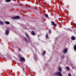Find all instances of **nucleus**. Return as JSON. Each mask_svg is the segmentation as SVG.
I'll list each match as a JSON object with an SVG mask.
<instances>
[{
    "mask_svg": "<svg viewBox=\"0 0 76 76\" xmlns=\"http://www.w3.org/2000/svg\"><path fill=\"white\" fill-rule=\"evenodd\" d=\"M74 50H76V45H75L74 47Z\"/></svg>",
    "mask_w": 76,
    "mask_h": 76,
    "instance_id": "9b49d317",
    "label": "nucleus"
},
{
    "mask_svg": "<svg viewBox=\"0 0 76 76\" xmlns=\"http://www.w3.org/2000/svg\"><path fill=\"white\" fill-rule=\"evenodd\" d=\"M45 51H43L42 53V55H43V56H44V55H45Z\"/></svg>",
    "mask_w": 76,
    "mask_h": 76,
    "instance_id": "ddd939ff",
    "label": "nucleus"
},
{
    "mask_svg": "<svg viewBox=\"0 0 76 76\" xmlns=\"http://www.w3.org/2000/svg\"><path fill=\"white\" fill-rule=\"evenodd\" d=\"M6 35H8L9 34V29H7L6 30Z\"/></svg>",
    "mask_w": 76,
    "mask_h": 76,
    "instance_id": "20e7f679",
    "label": "nucleus"
},
{
    "mask_svg": "<svg viewBox=\"0 0 76 76\" xmlns=\"http://www.w3.org/2000/svg\"><path fill=\"white\" fill-rule=\"evenodd\" d=\"M45 17H46V18H48V14H45Z\"/></svg>",
    "mask_w": 76,
    "mask_h": 76,
    "instance_id": "2eb2a0df",
    "label": "nucleus"
},
{
    "mask_svg": "<svg viewBox=\"0 0 76 76\" xmlns=\"http://www.w3.org/2000/svg\"><path fill=\"white\" fill-rule=\"evenodd\" d=\"M52 25L54 26V27H56V24L53 21L52 22Z\"/></svg>",
    "mask_w": 76,
    "mask_h": 76,
    "instance_id": "f03ea898",
    "label": "nucleus"
},
{
    "mask_svg": "<svg viewBox=\"0 0 76 76\" xmlns=\"http://www.w3.org/2000/svg\"><path fill=\"white\" fill-rule=\"evenodd\" d=\"M20 61H21V62H22V61H24V60H25V58H20Z\"/></svg>",
    "mask_w": 76,
    "mask_h": 76,
    "instance_id": "7ed1b4c3",
    "label": "nucleus"
},
{
    "mask_svg": "<svg viewBox=\"0 0 76 76\" xmlns=\"http://www.w3.org/2000/svg\"><path fill=\"white\" fill-rule=\"evenodd\" d=\"M6 2H10L11 1V0H6Z\"/></svg>",
    "mask_w": 76,
    "mask_h": 76,
    "instance_id": "4468645a",
    "label": "nucleus"
},
{
    "mask_svg": "<svg viewBox=\"0 0 76 76\" xmlns=\"http://www.w3.org/2000/svg\"><path fill=\"white\" fill-rule=\"evenodd\" d=\"M19 51H21V50H20V49L19 48L18 49Z\"/></svg>",
    "mask_w": 76,
    "mask_h": 76,
    "instance_id": "4be33fe9",
    "label": "nucleus"
},
{
    "mask_svg": "<svg viewBox=\"0 0 76 76\" xmlns=\"http://www.w3.org/2000/svg\"><path fill=\"white\" fill-rule=\"evenodd\" d=\"M3 22L0 21V24L3 25Z\"/></svg>",
    "mask_w": 76,
    "mask_h": 76,
    "instance_id": "f8f14e48",
    "label": "nucleus"
},
{
    "mask_svg": "<svg viewBox=\"0 0 76 76\" xmlns=\"http://www.w3.org/2000/svg\"><path fill=\"white\" fill-rule=\"evenodd\" d=\"M51 31L50 30V31H49V34H51Z\"/></svg>",
    "mask_w": 76,
    "mask_h": 76,
    "instance_id": "aec40b11",
    "label": "nucleus"
},
{
    "mask_svg": "<svg viewBox=\"0 0 76 76\" xmlns=\"http://www.w3.org/2000/svg\"><path fill=\"white\" fill-rule=\"evenodd\" d=\"M68 76H72V75H71V74H69L68 75Z\"/></svg>",
    "mask_w": 76,
    "mask_h": 76,
    "instance_id": "412c9836",
    "label": "nucleus"
},
{
    "mask_svg": "<svg viewBox=\"0 0 76 76\" xmlns=\"http://www.w3.org/2000/svg\"><path fill=\"white\" fill-rule=\"evenodd\" d=\"M46 38H48V34H46Z\"/></svg>",
    "mask_w": 76,
    "mask_h": 76,
    "instance_id": "a211bd4d",
    "label": "nucleus"
},
{
    "mask_svg": "<svg viewBox=\"0 0 76 76\" xmlns=\"http://www.w3.org/2000/svg\"><path fill=\"white\" fill-rule=\"evenodd\" d=\"M31 34L32 35H35V33L34 31H32L31 32Z\"/></svg>",
    "mask_w": 76,
    "mask_h": 76,
    "instance_id": "39448f33",
    "label": "nucleus"
},
{
    "mask_svg": "<svg viewBox=\"0 0 76 76\" xmlns=\"http://www.w3.org/2000/svg\"><path fill=\"white\" fill-rule=\"evenodd\" d=\"M59 70L61 72V68L60 67H59Z\"/></svg>",
    "mask_w": 76,
    "mask_h": 76,
    "instance_id": "1a4fd4ad",
    "label": "nucleus"
},
{
    "mask_svg": "<svg viewBox=\"0 0 76 76\" xmlns=\"http://www.w3.org/2000/svg\"><path fill=\"white\" fill-rule=\"evenodd\" d=\"M12 18L14 19H20V17L18 16H17L15 17H12Z\"/></svg>",
    "mask_w": 76,
    "mask_h": 76,
    "instance_id": "f257e3e1",
    "label": "nucleus"
},
{
    "mask_svg": "<svg viewBox=\"0 0 76 76\" xmlns=\"http://www.w3.org/2000/svg\"><path fill=\"white\" fill-rule=\"evenodd\" d=\"M25 39L26 41V42H28L27 40V39H26V38H25Z\"/></svg>",
    "mask_w": 76,
    "mask_h": 76,
    "instance_id": "f3484780",
    "label": "nucleus"
},
{
    "mask_svg": "<svg viewBox=\"0 0 76 76\" xmlns=\"http://www.w3.org/2000/svg\"><path fill=\"white\" fill-rule=\"evenodd\" d=\"M62 58H64V56H63L62 57Z\"/></svg>",
    "mask_w": 76,
    "mask_h": 76,
    "instance_id": "6ab92c4d",
    "label": "nucleus"
},
{
    "mask_svg": "<svg viewBox=\"0 0 76 76\" xmlns=\"http://www.w3.org/2000/svg\"><path fill=\"white\" fill-rule=\"evenodd\" d=\"M26 35L27 36V37H28L29 38V35L27 34V33H26Z\"/></svg>",
    "mask_w": 76,
    "mask_h": 76,
    "instance_id": "dca6fc26",
    "label": "nucleus"
},
{
    "mask_svg": "<svg viewBox=\"0 0 76 76\" xmlns=\"http://www.w3.org/2000/svg\"><path fill=\"white\" fill-rule=\"evenodd\" d=\"M65 68L66 69V70H69L70 68H69V67L68 66H66L65 67Z\"/></svg>",
    "mask_w": 76,
    "mask_h": 76,
    "instance_id": "6e6552de",
    "label": "nucleus"
},
{
    "mask_svg": "<svg viewBox=\"0 0 76 76\" xmlns=\"http://www.w3.org/2000/svg\"><path fill=\"white\" fill-rule=\"evenodd\" d=\"M75 37L74 36H72L71 37V39L72 40H74L75 39Z\"/></svg>",
    "mask_w": 76,
    "mask_h": 76,
    "instance_id": "0eeeda50",
    "label": "nucleus"
},
{
    "mask_svg": "<svg viewBox=\"0 0 76 76\" xmlns=\"http://www.w3.org/2000/svg\"><path fill=\"white\" fill-rule=\"evenodd\" d=\"M67 49H64L63 50V53H66L67 52Z\"/></svg>",
    "mask_w": 76,
    "mask_h": 76,
    "instance_id": "423d86ee",
    "label": "nucleus"
},
{
    "mask_svg": "<svg viewBox=\"0 0 76 76\" xmlns=\"http://www.w3.org/2000/svg\"><path fill=\"white\" fill-rule=\"evenodd\" d=\"M5 23L6 24H10V22L8 21H5Z\"/></svg>",
    "mask_w": 76,
    "mask_h": 76,
    "instance_id": "9d476101",
    "label": "nucleus"
},
{
    "mask_svg": "<svg viewBox=\"0 0 76 76\" xmlns=\"http://www.w3.org/2000/svg\"><path fill=\"white\" fill-rule=\"evenodd\" d=\"M23 70H25V69H24V68H23Z\"/></svg>",
    "mask_w": 76,
    "mask_h": 76,
    "instance_id": "5701e85b",
    "label": "nucleus"
}]
</instances>
